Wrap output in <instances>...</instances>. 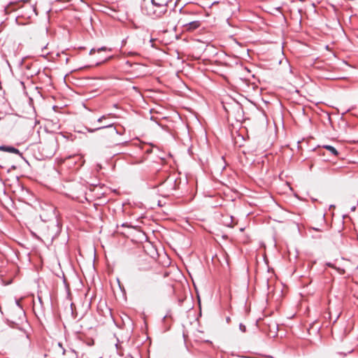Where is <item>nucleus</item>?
Masks as SVG:
<instances>
[{
  "label": "nucleus",
  "instance_id": "11",
  "mask_svg": "<svg viewBox=\"0 0 358 358\" xmlns=\"http://www.w3.org/2000/svg\"><path fill=\"white\" fill-rule=\"evenodd\" d=\"M338 271L340 274H343L345 273V270L343 268H338Z\"/></svg>",
  "mask_w": 358,
  "mask_h": 358
},
{
  "label": "nucleus",
  "instance_id": "5",
  "mask_svg": "<svg viewBox=\"0 0 358 358\" xmlns=\"http://www.w3.org/2000/svg\"><path fill=\"white\" fill-rule=\"evenodd\" d=\"M222 222L225 226L232 227L234 226V218L231 215L224 216Z\"/></svg>",
  "mask_w": 358,
  "mask_h": 358
},
{
  "label": "nucleus",
  "instance_id": "8",
  "mask_svg": "<svg viewBox=\"0 0 358 358\" xmlns=\"http://www.w3.org/2000/svg\"><path fill=\"white\" fill-rule=\"evenodd\" d=\"M106 50H109V51H110V49H108V48H106V47H101V48H100L97 49V51H98V52H100V51H106Z\"/></svg>",
  "mask_w": 358,
  "mask_h": 358
},
{
  "label": "nucleus",
  "instance_id": "4",
  "mask_svg": "<svg viewBox=\"0 0 358 358\" xmlns=\"http://www.w3.org/2000/svg\"><path fill=\"white\" fill-rule=\"evenodd\" d=\"M0 150L20 155V152L19 151V150H17V148L12 147V146H5V145L0 146Z\"/></svg>",
  "mask_w": 358,
  "mask_h": 358
},
{
  "label": "nucleus",
  "instance_id": "14",
  "mask_svg": "<svg viewBox=\"0 0 358 358\" xmlns=\"http://www.w3.org/2000/svg\"><path fill=\"white\" fill-rule=\"evenodd\" d=\"M357 299H358V297H357Z\"/></svg>",
  "mask_w": 358,
  "mask_h": 358
},
{
  "label": "nucleus",
  "instance_id": "3",
  "mask_svg": "<svg viewBox=\"0 0 358 358\" xmlns=\"http://www.w3.org/2000/svg\"><path fill=\"white\" fill-rule=\"evenodd\" d=\"M178 23L186 31H193L201 26V22L198 20L188 21L185 18H180Z\"/></svg>",
  "mask_w": 358,
  "mask_h": 358
},
{
  "label": "nucleus",
  "instance_id": "12",
  "mask_svg": "<svg viewBox=\"0 0 358 358\" xmlns=\"http://www.w3.org/2000/svg\"><path fill=\"white\" fill-rule=\"evenodd\" d=\"M95 51H96V50H95L94 48H92V49L90 50V55H92V54H94V53L95 52Z\"/></svg>",
  "mask_w": 358,
  "mask_h": 358
},
{
  "label": "nucleus",
  "instance_id": "1",
  "mask_svg": "<svg viewBox=\"0 0 358 358\" xmlns=\"http://www.w3.org/2000/svg\"><path fill=\"white\" fill-rule=\"evenodd\" d=\"M87 129L90 133L94 132L99 129H106L103 136L106 138V143L109 147L121 143V142L117 140V138L118 136L122 135V134L117 130V129L113 126V124L112 123L97 127L94 129L87 128Z\"/></svg>",
  "mask_w": 358,
  "mask_h": 358
},
{
  "label": "nucleus",
  "instance_id": "2",
  "mask_svg": "<svg viewBox=\"0 0 358 358\" xmlns=\"http://www.w3.org/2000/svg\"><path fill=\"white\" fill-rule=\"evenodd\" d=\"M168 3L164 0H151V4L145 8L146 14L152 18H159L167 12Z\"/></svg>",
  "mask_w": 358,
  "mask_h": 358
},
{
  "label": "nucleus",
  "instance_id": "9",
  "mask_svg": "<svg viewBox=\"0 0 358 358\" xmlns=\"http://www.w3.org/2000/svg\"><path fill=\"white\" fill-rule=\"evenodd\" d=\"M235 108H236V109L237 110L238 112H240V111L242 110L241 106L239 104H238V103L235 104Z\"/></svg>",
  "mask_w": 358,
  "mask_h": 358
},
{
  "label": "nucleus",
  "instance_id": "10",
  "mask_svg": "<svg viewBox=\"0 0 358 358\" xmlns=\"http://www.w3.org/2000/svg\"><path fill=\"white\" fill-rule=\"evenodd\" d=\"M106 118V116L105 115H103L101 116V117H99L98 120H97V122H101L103 121V120H105Z\"/></svg>",
  "mask_w": 358,
  "mask_h": 358
},
{
  "label": "nucleus",
  "instance_id": "6",
  "mask_svg": "<svg viewBox=\"0 0 358 358\" xmlns=\"http://www.w3.org/2000/svg\"><path fill=\"white\" fill-rule=\"evenodd\" d=\"M323 148L329 151L334 156H337L338 155V152L336 150V149L331 145H324Z\"/></svg>",
  "mask_w": 358,
  "mask_h": 358
},
{
  "label": "nucleus",
  "instance_id": "7",
  "mask_svg": "<svg viewBox=\"0 0 358 358\" xmlns=\"http://www.w3.org/2000/svg\"><path fill=\"white\" fill-rule=\"evenodd\" d=\"M239 329L244 333L246 331V327L243 323H240Z\"/></svg>",
  "mask_w": 358,
  "mask_h": 358
},
{
  "label": "nucleus",
  "instance_id": "13",
  "mask_svg": "<svg viewBox=\"0 0 358 358\" xmlns=\"http://www.w3.org/2000/svg\"><path fill=\"white\" fill-rule=\"evenodd\" d=\"M355 210H356V206H355L351 207V211H355Z\"/></svg>",
  "mask_w": 358,
  "mask_h": 358
}]
</instances>
